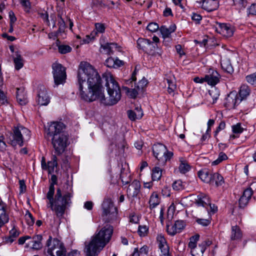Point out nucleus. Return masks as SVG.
Listing matches in <instances>:
<instances>
[{
    "label": "nucleus",
    "mask_w": 256,
    "mask_h": 256,
    "mask_svg": "<svg viewBox=\"0 0 256 256\" xmlns=\"http://www.w3.org/2000/svg\"><path fill=\"white\" fill-rule=\"evenodd\" d=\"M162 176V169L160 167L155 166L152 170V180H158Z\"/></svg>",
    "instance_id": "obj_36"
},
{
    "label": "nucleus",
    "mask_w": 256,
    "mask_h": 256,
    "mask_svg": "<svg viewBox=\"0 0 256 256\" xmlns=\"http://www.w3.org/2000/svg\"><path fill=\"white\" fill-rule=\"evenodd\" d=\"M166 227L167 232L170 236H174L177 233H178V230H176L175 223L174 225L172 226H170V225L168 224H167Z\"/></svg>",
    "instance_id": "obj_45"
},
{
    "label": "nucleus",
    "mask_w": 256,
    "mask_h": 256,
    "mask_svg": "<svg viewBox=\"0 0 256 256\" xmlns=\"http://www.w3.org/2000/svg\"><path fill=\"white\" fill-rule=\"evenodd\" d=\"M52 237L49 236L46 242L47 252L50 256H64L66 249L64 244L57 238L52 242Z\"/></svg>",
    "instance_id": "obj_9"
},
{
    "label": "nucleus",
    "mask_w": 256,
    "mask_h": 256,
    "mask_svg": "<svg viewBox=\"0 0 256 256\" xmlns=\"http://www.w3.org/2000/svg\"><path fill=\"white\" fill-rule=\"evenodd\" d=\"M148 228L146 225H140L138 226V232L140 236H144L147 235Z\"/></svg>",
    "instance_id": "obj_44"
},
{
    "label": "nucleus",
    "mask_w": 256,
    "mask_h": 256,
    "mask_svg": "<svg viewBox=\"0 0 256 256\" xmlns=\"http://www.w3.org/2000/svg\"><path fill=\"white\" fill-rule=\"evenodd\" d=\"M93 206L94 204L92 201H87L84 204V208L88 210H92Z\"/></svg>",
    "instance_id": "obj_64"
},
{
    "label": "nucleus",
    "mask_w": 256,
    "mask_h": 256,
    "mask_svg": "<svg viewBox=\"0 0 256 256\" xmlns=\"http://www.w3.org/2000/svg\"><path fill=\"white\" fill-rule=\"evenodd\" d=\"M104 64L108 68H116L123 66L124 62L118 58H114L110 56L106 60Z\"/></svg>",
    "instance_id": "obj_24"
},
{
    "label": "nucleus",
    "mask_w": 256,
    "mask_h": 256,
    "mask_svg": "<svg viewBox=\"0 0 256 256\" xmlns=\"http://www.w3.org/2000/svg\"><path fill=\"white\" fill-rule=\"evenodd\" d=\"M54 194L50 192V194H46V198L48 200L46 206L55 213L57 218H60L64 215L67 207L71 204L72 196L70 192H66L62 195L60 188H57L54 197Z\"/></svg>",
    "instance_id": "obj_4"
},
{
    "label": "nucleus",
    "mask_w": 256,
    "mask_h": 256,
    "mask_svg": "<svg viewBox=\"0 0 256 256\" xmlns=\"http://www.w3.org/2000/svg\"><path fill=\"white\" fill-rule=\"evenodd\" d=\"M50 180L52 182L49 186L48 191L47 194H50V192L52 193H54L55 189L54 186L57 184V176L56 175H52Z\"/></svg>",
    "instance_id": "obj_46"
},
{
    "label": "nucleus",
    "mask_w": 256,
    "mask_h": 256,
    "mask_svg": "<svg viewBox=\"0 0 256 256\" xmlns=\"http://www.w3.org/2000/svg\"><path fill=\"white\" fill-rule=\"evenodd\" d=\"M204 250V246H201L200 244L191 250V254L192 256H202Z\"/></svg>",
    "instance_id": "obj_38"
},
{
    "label": "nucleus",
    "mask_w": 256,
    "mask_h": 256,
    "mask_svg": "<svg viewBox=\"0 0 256 256\" xmlns=\"http://www.w3.org/2000/svg\"><path fill=\"white\" fill-rule=\"evenodd\" d=\"M32 240L30 242L32 244V248L34 250H40L42 246V236L41 234H38L32 237Z\"/></svg>",
    "instance_id": "obj_28"
},
{
    "label": "nucleus",
    "mask_w": 256,
    "mask_h": 256,
    "mask_svg": "<svg viewBox=\"0 0 256 256\" xmlns=\"http://www.w3.org/2000/svg\"><path fill=\"white\" fill-rule=\"evenodd\" d=\"M19 234L18 230L14 226L12 228L10 231L9 236L6 238V242L8 244H12L18 237Z\"/></svg>",
    "instance_id": "obj_32"
},
{
    "label": "nucleus",
    "mask_w": 256,
    "mask_h": 256,
    "mask_svg": "<svg viewBox=\"0 0 256 256\" xmlns=\"http://www.w3.org/2000/svg\"><path fill=\"white\" fill-rule=\"evenodd\" d=\"M24 218L28 225L31 226L34 224V218L32 216V214L28 210L26 211Z\"/></svg>",
    "instance_id": "obj_47"
},
{
    "label": "nucleus",
    "mask_w": 256,
    "mask_h": 256,
    "mask_svg": "<svg viewBox=\"0 0 256 256\" xmlns=\"http://www.w3.org/2000/svg\"><path fill=\"white\" fill-rule=\"evenodd\" d=\"M114 50L118 52L121 51V47L118 46L116 43L111 42L101 44L100 52L108 55H112L114 54Z\"/></svg>",
    "instance_id": "obj_15"
},
{
    "label": "nucleus",
    "mask_w": 256,
    "mask_h": 256,
    "mask_svg": "<svg viewBox=\"0 0 256 256\" xmlns=\"http://www.w3.org/2000/svg\"><path fill=\"white\" fill-rule=\"evenodd\" d=\"M140 184L138 180H134L127 188V195L130 198H136L140 192Z\"/></svg>",
    "instance_id": "obj_16"
},
{
    "label": "nucleus",
    "mask_w": 256,
    "mask_h": 256,
    "mask_svg": "<svg viewBox=\"0 0 256 256\" xmlns=\"http://www.w3.org/2000/svg\"><path fill=\"white\" fill-rule=\"evenodd\" d=\"M242 232L240 228L237 225L232 226L230 236V240H239L242 239Z\"/></svg>",
    "instance_id": "obj_26"
},
{
    "label": "nucleus",
    "mask_w": 256,
    "mask_h": 256,
    "mask_svg": "<svg viewBox=\"0 0 256 256\" xmlns=\"http://www.w3.org/2000/svg\"><path fill=\"white\" fill-rule=\"evenodd\" d=\"M248 14L256 15V3L252 4L248 9Z\"/></svg>",
    "instance_id": "obj_62"
},
{
    "label": "nucleus",
    "mask_w": 256,
    "mask_h": 256,
    "mask_svg": "<svg viewBox=\"0 0 256 256\" xmlns=\"http://www.w3.org/2000/svg\"><path fill=\"white\" fill-rule=\"evenodd\" d=\"M8 103L6 97L4 92L0 89V104H5Z\"/></svg>",
    "instance_id": "obj_61"
},
{
    "label": "nucleus",
    "mask_w": 256,
    "mask_h": 256,
    "mask_svg": "<svg viewBox=\"0 0 256 256\" xmlns=\"http://www.w3.org/2000/svg\"><path fill=\"white\" fill-rule=\"evenodd\" d=\"M160 30L163 37L166 38H168L171 33L174 31V28H173L171 30H170V29L166 26H162Z\"/></svg>",
    "instance_id": "obj_42"
},
{
    "label": "nucleus",
    "mask_w": 256,
    "mask_h": 256,
    "mask_svg": "<svg viewBox=\"0 0 256 256\" xmlns=\"http://www.w3.org/2000/svg\"><path fill=\"white\" fill-rule=\"evenodd\" d=\"M246 82L252 85L256 84V72L246 77Z\"/></svg>",
    "instance_id": "obj_50"
},
{
    "label": "nucleus",
    "mask_w": 256,
    "mask_h": 256,
    "mask_svg": "<svg viewBox=\"0 0 256 256\" xmlns=\"http://www.w3.org/2000/svg\"><path fill=\"white\" fill-rule=\"evenodd\" d=\"M180 164L179 166V170L182 174H186L190 169V166L184 160H180Z\"/></svg>",
    "instance_id": "obj_39"
},
{
    "label": "nucleus",
    "mask_w": 256,
    "mask_h": 256,
    "mask_svg": "<svg viewBox=\"0 0 256 256\" xmlns=\"http://www.w3.org/2000/svg\"><path fill=\"white\" fill-rule=\"evenodd\" d=\"M196 222L200 225H201L203 226H208L210 223V220L208 218H199L198 217H195Z\"/></svg>",
    "instance_id": "obj_49"
},
{
    "label": "nucleus",
    "mask_w": 256,
    "mask_h": 256,
    "mask_svg": "<svg viewBox=\"0 0 256 256\" xmlns=\"http://www.w3.org/2000/svg\"><path fill=\"white\" fill-rule=\"evenodd\" d=\"M30 131L24 126L18 124L14 126L9 136L10 144L14 146H22L30 138Z\"/></svg>",
    "instance_id": "obj_6"
},
{
    "label": "nucleus",
    "mask_w": 256,
    "mask_h": 256,
    "mask_svg": "<svg viewBox=\"0 0 256 256\" xmlns=\"http://www.w3.org/2000/svg\"><path fill=\"white\" fill-rule=\"evenodd\" d=\"M52 68L55 84L58 86L64 83L66 77L64 67L61 64L56 62L52 64Z\"/></svg>",
    "instance_id": "obj_10"
},
{
    "label": "nucleus",
    "mask_w": 256,
    "mask_h": 256,
    "mask_svg": "<svg viewBox=\"0 0 256 256\" xmlns=\"http://www.w3.org/2000/svg\"><path fill=\"white\" fill-rule=\"evenodd\" d=\"M16 56L14 58V68L16 70H20L24 65V60L18 52H15Z\"/></svg>",
    "instance_id": "obj_27"
},
{
    "label": "nucleus",
    "mask_w": 256,
    "mask_h": 256,
    "mask_svg": "<svg viewBox=\"0 0 256 256\" xmlns=\"http://www.w3.org/2000/svg\"><path fill=\"white\" fill-rule=\"evenodd\" d=\"M37 102L40 106H46L50 102V98L46 88L44 86L40 88L38 94Z\"/></svg>",
    "instance_id": "obj_18"
},
{
    "label": "nucleus",
    "mask_w": 256,
    "mask_h": 256,
    "mask_svg": "<svg viewBox=\"0 0 256 256\" xmlns=\"http://www.w3.org/2000/svg\"><path fill=\"white\" fill-rule=\"evenodd\" d=\"M10 208L8 204L0 198V216L9 218Z\"/></svg>",
    "instance_id": "obj_34"
},
{
    "label": "nucleus",
    "mask_w": 256,
    "mask_h": 256,
    "mask_svg": "<svg viewBox=\"0 0 256 256\" xmlns=\"http://www.w3.org/2000/svg\"><path fill=\"white\" fill-rule=\"evenodd\" d=\"M146 28L148 30L154 32L158 30L159 26L156 22H150L148 24Z\"/></svg>",
    "instance_id": "obj_55"
},
{
    "label": "nucleus",
    "mask_w": 256,
    "mask_h": 256,
    "mask_svg": "<svg viewBox=\"0 0 256 256\" xmlns=\"http://www.w3.org/2000/svg\"><path fill=\"white\" fill-rule=\"evenodd\" d=\"M58 18H60V20L58 22V25L59 26V30H63L66 28V24L64 20L62 18V16L60 15L58 16Z\"/></svg>",
    "instance_id": "obj_58"
},
{
    "label": "nucleus",
    "mask_w": 256,
    "mask_h": 256,
    "mask_svg": "<svg viewBox=\"0 0 256 256\" xmlns=\"http://www.w3.org/2000/svg\"><path fill=\"white\" fill-rule=\"evenodd\" d=\"M196 204L198 206H202V211L206 214H208V204H210L209 197L204 194H200L197 196L195 201Z\"/></svg>",
    "instance_id": "obj_12"
},
{
    "label": "nucleus",
    "mask_w": 256,
    "mask_h": 256,
    "mask_svg": "<svg viewBox=\"0 0 256 256\" xmlns=\"http://www.w3.org/2000/svg\"><path fill=\"white\" fill-rule=\"evenodd\" d=\"M226 128V123L224 121H222L220 122L219 126L216 128V130L214 132V136L216 137L218 134L222 130H224Z\"/></svg>",
    "instance_id": "obj_59"
},
{
    "label": "nucleus",
    "mask_w": 256,
    "mask_h": 256,
    "mask_svg": "<svg viewBox=\"0 0 256 256\" xmlns=\"http://www.w3.org/2000/svg\"><path fill=\"white\" fill-rule=\"evenodd\" d=\"M175 224L178 233L180 232L186 226L185 222L182 220H178L176 221Z\"/></svg>",
    "instance_id": "obj_51"
},
{
    "label": "nucleus",
    "mask_w": 256,
    "mask_h": 256,
    "mask_svg": "<svg viewBox=\"0 0 256 256\" xmlns=\"http://www.w3.org/2000/svg\"><path fill=\"white\" fill-rule=\"evenodd\" d=\"M56 46L58 48V52L62 54H66L72 52V48L68 45L60 44V41L58 40L56 41Z\"/></svg>",
    "instance_id": "obj_33"
},
{
    "label": "nucleus",
    "mask_w": 256,
    "mask_h": 256,
    "mask_svg": "<svg viewBox=\"0 0 256 256\" xmlns=\"http://www.w3.org/2000/svg\"><path fill=\"white\" fill-rule=\"evenodd\" d=\"M218 7V2L217 0H204L202 8L208 11L212 12L216 10Z\"/></svg>",
    "instance_id": "obj_21"
},
{
    "label": "nucleus",
    "mask_w": 256,
    "mask_h": 256,
    "mask_svg": "<svg viewBox=\"0 0 256 256\" xmlns=\"http://www.w3.org/2000/svg\"><path fill=\"white\" fill-rule=\"evenodd\" d=\"M64 124L58 122L48 123L45 128L46 138H51L52 144L58 155H60L69 144L68 136L64 132Z\"/></svg>",
    "instance_id": "obj_2"
},
{
    "label": "nucleus",
    "mask_w": 256,
    "mask_h": 256,
    "mask_svg": "<svg viewBox=\"0 0 256 256\" xmlns=\"http://www.w3.org/2000/svg\"><path fill=\"white\" fill-rule=\"evenodd\" d=\"M148 84V80L145 78H143L140 80L138 82L136 87L138 90L142 91L144 88Z\"/></svg>",
    "instance_id": "obj_52"
},
{
    "label": "nucleus",
    "mask_w": 256,
    "mask_h": 256,
    "mask_svg": "<svg viewBox=\"0 0 256 256\" xmlns=\"http://www.w3.org/2000/svg\"><path fill=\"white\" fill-rule=\"evenodd\" d=\"M128 118L131 120H135L136 119H140L144 114L140 106H137L134 110H128L127 112Z\"/></svg>",
    "instance_id": "obj_25"
},
{
    "label": "nucleus",
    "mask_w": 256,
    "mask_h": 256,
    "mask_svg": "<svg viewBox=\"0 0 256 256\" xmlns=\"http://www.w3.org/2000/svg\"><path fill=\"white\" fill-rule=\"evenodd\" d=\"M20 4L26 11L30 8V2L29 0H21Z\"/></svg>",
    "instance_id": "obj_60"
},
{
    "label": "nucleus",
    "mask_w": 256,
    "mask_h": 256,
    "mask_svg": "<svg viewBox=\"0 0 256 256\" xmlns=\"http://www.w3.org/2000/svg\"><path fill=\"white\" fill-rule=\"evenodd\" d=\"M114 232V228L106 224L100 230L98 229L92 236L90 242L85 245L84 252L86 256H97L100 252L110 242Z\"/></svg>",
    "instance_id": "obj_3"
},
{
    "label": "nucleus",
    "mask_w": 256,
    "mask_h": 256,
    "mask_svg": "<svg viewBox=\"0 0 256 256\" xmlns=\"http://www.w3.org/2000/svg\"><path fill=\"white\" fill-rule=\"evenodd\" d=\"M160 199L158 194L156 192H154L150 196L149 204L150 209H152L158 206L160 203Z\"/></svg>",
    "instance_id": "obj_29"
},
{
    "label": "nucleus",
    "mask_w": 256,
    "mask_h": 256,
    "mask_svg": "<svg viewBox=\"0 0 256 256\" xmlns=\"http://www.w3.org/2000/svg\"><path fill=\"white\" fill-rule=\"evenodd\" d=\"M222 68L230 74H232L234 70L229 60H223L221 62Z\"/></svg>",
    "instance_id": "obj_37"
},
{
    "label": "nucleus",
    "mask_w": 256,
    "mask_h": 256,
    "mask_svg": "<svg viewBox=\"0 0 256 256\" xmlns=\"http://www.w3.org/2000/svg\"><path fill=\"white\" fill-rule=\"evenodd\" d=\"M102 217L105 222L112 223L117 218V208L114 206L112 200L110 198H104L102 204Z\"/></svg>",
    "instance_id": "obj_7"
},
{
    "label": "nucleus",
    "mask_w": 256,
    "mask_h": 256,
    "mask_svg": "<svg viewBox=\"0 0 256 256\" xmlns=\"http://www.w3.org/2000/svg\"><path fill=\"white\" fill-rule=\"evenodd\" d=\"M214 28L218 33L227 38L232 36L234 34V28L228 24L217 22L214 26Z\"/></svg>",
    "instance_id": "obj_11"
},
{
    "label": "nucleus",
    "mask_w": 256,
    "mask_h": 256,
    "mask_svg": "<svg viewBox=\"0 0 256 256\" xmlns=\"http://www.w3.org/2000/svg\"><path fill=\"white\" fill-rule=\"evenodd\" d=\"M168 84V92L170 94H172L176 89V84L174 81L168 78L166 79Z\"/></svg>",
    "instance_id": "obj_43"
},
{
    "label": "nucleus",
    "mask_w": 256,
    "mask_h": 256,
    "mask_svg": "<svg viewBox=\"0 0 256 256\" xmlns=\"http://www.w3.org/2000/svg\"><path fill=\"white\" fill-rule=\"evenodd\" d=\"M240 102V100H239L238 95L232 92L225 98L224 104L226 108L232 109L235 108L236 105Z\"/></svg>",
    "instance_id": "obj_14"
},
{
    "label": "nucleus",
    "mask_w": 256,
    "mask_h": 256,
    "mask_svg": "<svg viewBox=\"0 0 256 256\" xmlns=\"http://www.w3.org/2000/svg\"><path fill=\"white\" fill-rule=\"evenodd\" d=\"M172 188L176 190H179L184 188L182 182L180 180L175 181L172 184Z\"/></svg>",
    "instance_id": "obj_57"
},
{
    "label": "nucleus",
    "mask_w": 256,
    "mask_h": 256,
    "mask_svg": "<svg viewBox=\"0 0 256 256\" xmlns=\"http://www.w3.org/2000/svg\"><path fill=\"white\" fill-rule=\"evenodd\" d=\"M220 75L217 71L210 70L208 74L205 76V80L208 84L214 86L220 82Z\"/></svg>",
    "instance_id": "obj_17"
},
{
    "label": "nucleus",
    "mask_w": 256,
    "mask_h": 256,
    "mask_svg": "<svg viewBox=\"0 0 256 256\" xmlns=\"http://www.w3.org/2000/svg\"><path fill=\"white\" fill-rule=\"evenodd\" d=\"M228 156L226 154L223 152H220L218 154V158L212 162V165H217L224 160L228 159Z\"/></svg>",
    "instance_id": "obj_48"
},
{
    "label": "nucleus",
    "mask_w": 256,
    "mask_h": 256,
    "mask_svg": "<svg viewBox=\"0 0 256 256\" xmlns=\"http://www.w3.org/2000/svg\"><path fill=\"white\" fill-rule=\"evenodd\" d=\"M95 29L96 31L92 32L91 33L90 36L87 35L86 36V38L84 40V42L85 43H89L92 40H94V38L95 36L98 32L101 34L104 33L105 32L106 27L104 24L96 23Z\"/></svg>",
    "instance_id": "obj_20"
},
{
    "label": "nucleus",
    "mask_w": 256,
    "mask_h": 256,
    "mask_svg": "<svg viewBox=\"0 0 256 256\" xmlns=\"http://www.w3.org/2000/svg\"><path fill=\"white\" fill-rule=\"evenodd\" d=\"M42 168L43 170H47L49 174L54 172V168L58 166L57 157L56 155H52L51 160L48 161L47 164L46 162L45 158L42 157Z\"/></svg>",
    "instance_id": "obj_13"
},
{
    "label": "nucleus",
    "mask_w": 256,
    "mask_h": 256,
    "mask_svg": "<svg viewBox=\"0 0 256 256\" xmlns=\"http://www.w3.org/2000/svg\"><path fill=\"white\" fill-rule=\"evenodd\" d=\"M90 6L92 8L98 9L106 6V5L104 3L102 0H92Z\"/></svg>",
    "instance_id": "obj_41"
},
{
    "label": "nucleus",
    "mask_w": 256,
    "mask_h": 256,
    "mask_svg": "<svg viewBox=\"0 0 256 256\" xmlns=\"http://www.w3.org/2000/svg\"><path fill=\"white\" fill-rule=\"evenodd\" d=\"M76 84L80 98L88 102L96 100L98 95L104 89L100 76L86 62L80 64Z\"/></svg>",
    "instance_id": "obj_1"
},
{
    "label": "nucleus",
    "mask_w": 256,
    "mask_h": 256,
    "mask_svg": "<svg viewBox=\"0 0 256 256\" xmlns=\"http://www.w3.org/2000/svg\"><path fill=\"white\" fill-rule=\"evenodd\" d=\"M106 81L108 96L106 98L104 89L98 96L96 100L104 106H112L118 103L121 98V92L118 83L112 77L104 78Z\"/></svg>",
    "instance_id": "obj_5"
},
{
    "label": "nucleus",
    "mask_w": 256,
    "mask_h": 256,
    "mask_svg": "<svg viewBox=\"0 0 256 256\" xmlns=\"http://www.w3.org/2000/svg\"><path fill=\"white\" fill-rule=\"evenodd\" d=\"M250 94V89L248 86L246 84L242 85L240 88L238 92L239 100H240V102L242 100L246 98Z\"/></svg>",
    "instance_id": "obj_31"
},
{
    "label": "nucleus",
    "mask_w": 256,
    "mask_h": 256,
    "mask_svg": "<svg viewBox=\"0 0 256 256\" xmlns=\"http://www.w3.org/2000/svg\"><path fill=\"white\" fill-rule=\"evenodd\" d=\"M154 156L158 160V164L160 166H164L166 162L171 159L173 153L168 151L166 147L163 144H157L152 146Z\"/></svg>",
    "instance_id": "obj_8"
},
{
    "label": "nucleus",
    "mask_w": 256,
    "mask_h": 256,
    "mask_svg": "<svg viewBox=\"0 0 256 256\" xmlns=\"http://www.w3.org/2000/svg\"><path fill=\"white\" fill-rule=\"evenodd\" d=\"M202 16L198 14L193 13L192 15V19L195 21L196 23H199L202 20Z\"/></svg>",
    "instance_id": "obj_63"
},
{
    "label": "nucleus",
    "mask_w": 256,
    "mask_h": 256,
    "mask_svg": "<svg viewBox=\"0 0 256 256\" xmlns=\"http://www.w3.org/2000/svg\"><path fill=\"white\" fill-rule=\"evenodd\" d=\"M150 42V40H149L144 38H139L137 40V46L138 48L146 52V50H148V47Z\"/></svg>",
    "instance_id": "obj_35"
},
{
    "label": "nucleus",
    "mask_w": 256,
    "mask_h": 256,
    "mask_svg": "<svg viewBox=\"0 0 256 256\" xmlns=\"http://www.w3.org/2000/svg\"><path fill=\"white\" fill-rule=\"evenodd\" d=\"M232 130L234 134H240L242 132L244 128L241 127L240 124L238 123L232 126Z\"/></svg>",
    "instance_id": "obj_53"
},
{
    "label": "nucleus",
    "mask_w": 256,
    "mask_h": 256,
    "mask_svg": "<svg viewBox=\"0 0 256 256\" xmlns=\"http://www.w3.org/2000/svg\"><path fill=\"white\" fill-rule=\"evenodd\" d=\"M224 183V178L218 172L213 173L210 184L218 186H222Z\"/></svg>",
    "instance_id": "obj_30"
},
{
    "label": "nucleus",
    "mask_w": 256,
    "mask_h": 256,
    "mask_svg": "<svg viewBox=\"0 0 256 256\" xmlns=\"http://www.w3.org/2000/svg\"><path fill=\"white\" fill-rule=\"evenodd\" d=\"M213 172L207 168H204L198 172V177L204 182L209 184L212 182Z\"/></svg>",
    "instance_id": "obj_23"
},
{
    "label": "nucleus",
    "mask_w": 256,
    "mask_h": 256,
    "mask_svg": "<svg viewBox=\"0 0 256 256\" xmlns=\"http://www.w3.org/2000/svg\"><path fill=\"white\" fill-rule=\"evenodd\" d=\"M148 50H146V53L152 56H160L162 54V52L161 48H158L156 44H154L150 40L148 44Z\"/></svg>",
    "instance_id": "obj_22"
},
{
    "label": "nucleus",
    "mask_w": 256,
    "mask_h": 256,
    "mask_svg": "<svg viewBox=\"0 0 256 256\" xmlns=\"http://www.w3.org/2000/svg\"><path fill=\"white\" fill-rule=\"evenodd\" d=\"M160 249L162 255L163 256H168L169 255V246L167 244L162 246L158 247Z\"/></svg>",
    "instance_id": "obj_56"
},
{
    "label": "nucleus",
    "mask_w": 256,
    "mask_h": 256,
    "mask_svg": "<svg viewBox=\"0 0 256 256\" xmlns=\"http://www.w3.org/2000/svg\"><path fill=\"white\" fill-rule=\"evenodd\" d=\"M16 99L20 105H24L28 102L27 98L25 97L24 94H20V91L21 90L19 88H16Z\"/></svg>",
    "instance_id": "obj_40"
},
{
    "label": "nucleus",
    "mask_w": 256,
    "mask_h": 256,
    "mask_svg": "<svg viewBox=\"0 0 256 256\" xmlns=\"http://www.w3.org/2000/svg\"><path fill=\"white\" fill-rule=\"evenodd\" d=\"M156 242L158 247L167 244L166 238H164V236L161 234L158 235L156 237Z\"/></svg>",
    "instance_id": "obj_54"
},
{
    "label": "nucleus",
    "mask_w": 256,
    "mask_h": 256,
    "mask_svg": "<svg viewBox=\"0 0 256 256\" xmlns=\"http://www.w3.org/2000/svg\"><path fill=\"white\" fill-rule=\"evenodd\" d=\"M253 191L251 188H248L244 190L242 195L239 199V207L244 208L248 204L249 200L252 194Z\"/></svg>",
    "instance_id": "obj_19"
}]
</instances>
